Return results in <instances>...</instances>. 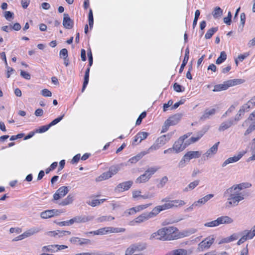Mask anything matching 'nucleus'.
<instances>
[{"mask_svg": "<svg viewBox=\"0 0 255 255\" xmlns=\"http://www.w3.org/2000/svg\"><path fill=\"white\" fill-rule=\"evenodd\" d=\"M125 230L123 228H114V227H105L100 228L96 231H94V235H103L109 233H119L123 232Z\"/></svg>", "mask_w": 255, "mask_h": 255, "instance_id": "nucleus-6", "label": "nucleus"}, {"mask_svg": "<svg viewBox=\"0 0 255 255\" xmlns=\"http://www.w3.org/2000/svg\"><path fill=\"white\" fill-rule=\"evenodd\" d=\"M219 226L217 219L204 224V226L207 227H215Z\"/></svg>", "mask_w": 255, "mask_h": 255, "instance_id": "nucleus-46", "label": "nucleus"}, {"mask_svg": "<svg viewBox=\"0 0 255 255\" xmlns=\"http://www.w3.org/2000/svg\"><path fill=\"white\" fill-rule=\"evenodd\" d=\"M150 178L149 175L145 172L144 174L141 175L136 179L135 182L136 183H145L147 182Z\"/></svg>", "mask_w": 255, "mask_h": 255, "instance_id": "nucleus-29", "label": "nucleus"}, {"mask_svg": "<svg viewBox=\"0 0 255 255\" xmlns=\"http://www.w3.org/2000/svg\"><path fill=\"white\" fill-rule=\"evenodd\" d=\"M171 134L163 135L158 137L156 140L161 146L164 145L171 138Z\"/></svg>", "mask_w": 255, "mask_h": 255, "instance_id": "nucleus-25", "label": "nucleus"}, {"mask_svg": "<svg viewBox=\"0 0 255 255\" xmlns=\"http://www.w3.org/2000/svg\"><path fill=\"white\" fill-rule=\"evenodd\" d=\"M89 73H90V67L87 68V69H86V70L85 71V76H84V80L83 87H82V92L85 90L87 85L88 84L89 78Z\"/></svg>", "mask_w": 255, "mask_h": 255, "instance_id": "nucleus-32", "label": "nucleus"}, {"mask_svg": "<svg viewBox=\"0 0 255 255\" xmlns=\"http://www.w3.org/2000/svg\"><path fill=\"white\" fill-rule=\"evenodd\" d=\"M133 184L132 181H128L122 182L119 184L116 188L115 191L116 192H123L128 190Z\"/></svg>", "mask_w": 255, "mask_h": 255, "instance_id": "nucleus-15", "label": "nucleus"}, {"mask_svg": "<svg viewBox=\"0 0 255 255\" xmlns=\"http://www.w3.org/2000/svg\"><path fill=\"white\" fill-rule=\"evenodd\" d=\"M71 222V219L68 220V221H66L58 222V223H57V224L60 226H70V225H72V222Z\"/></svg>", "mask_w": 255, "mask_h": 255, "instance_id": "nucleus-57", "label": "nucleus"}, {"mask_svg": "<svg viewBox=\"0 0 255 255\" xmlns=\"http://www.w3.org/2000/svg\"><path fill=\"white\" fill-rule=\"evenodd\" d=\"M148 153V151H142L140 153L137 154L136 156H134L131 158H130L128 160V162L131 163H135L139 160L144 155Z\"/></svg>", "mask_w": 255, "mask_h": 255, "instance_id": "nucleus-27", "label": "nucleus"}, {"mask_svg": "<svg viewBox=\"0 0 255 255\" xmlns=\"http://www.w3.org/2000/svg\"><path fill=\"white\" fill-rule=\"evenodd\" d=\"M112 176L111 175L109 171L107 172H105L99 176L97 179L96 180L97 181H101L103 180L108 179L109 178L112 177Z\"/></svg>", "mask_w": 255, "mask_h": 255, "instance_id": "nucleus-35", "label": "nucleus"}, {"mask_svg": "<svg viewBox=\"0 0 255 255\" xmlns=\"http://www.w3.org/2000/svg\"><path fill=\"white\" fill-rule=\"evenodd\" d=\"M246 14L245 13H241L240 14L241 24L239 26V31H242L246 22Z\"/></svg>", "mask_w": 255, "mask_h": 255, "instance_id": "nucleus-38", "label": "nucleus"}, {"mask_svg": "<svg viewBox=\"0 0 255 255\" xmlns=\"http://www.w3.org/2000/svg\"><path fill=\"white\" fill-rule=\"evenodd\" d=\"M63 25L66 29H71L74 26V21L70 18L69 15L67 13H64Z\"/></svg>", "mask_w": 255, "mask_h": 255, "instance_id": "nucleus-16", "label": "nucleus"}, {"mask_svg": "<svg viewBox=\"0 0 255 255\" xmlns=\"http://www.w3.org/2000/svg\"><path fill=\"white\" fill-rule=\"evenodd\" d=\"M201 152L199 151H190L184 155V158H186L189 161L193 158L199 157L201 155Z\"/></svg>", "mask_w": 255, "mask_h": 255, "instance_id": "nucleus-20", "label": "nucleus"}, {"mask_svg": "<svg viewBox=\"0 0 255 255\" xmlns=\"http://www.w3.org/2000/svg\"><path fill=\"white\" fill-rule=\"evenodd\" d=\"M227 58V54L225 51H222L220 53V56L216 61L217 64H220L223 63Z\"/></svg>", "mask_w": 255, "mask_h": 255, "instance_id": "nucleus-37", "label": "nucleus"}, {"mask_svg": "<svg viewBox=\"0 0 255 255\" xmlns=\"http://www.w3.org/2000/svg\"><path fill=\"white\" fill-rule=\"evenodd\" d=\"M243 235L242 238L238 241L237 245H241L244 243L246 241L249 239H251L247 233H245V230L242 233Z\"/></svg>", "mask_w": 255, "mask_h": 255, "instance_id": "nucleus-39", "label": "nucleus"}, {"mask_svg": "<svg viewBox=\"0 0 255 255\" xmlns=\"http://www.w3.org/2000/svg\"><path fill=\"white\" fill-rule=\"evenodd\" d=\"M20 76L26 80H29L31 78L30 74L29 73L23 70L20 71Z\"/></svg>", "mask_w": 255, "mask_h": 255, "instance_id": "nucleus-53", "label": "nucleus"}, {"mask_svg": "<svg viewBox=\"0 0 255 255\" xmlns=\"http://www.w3.org/2000/svg\"><path fill=\"white\" fill-rule=\"evenodd\" d=\"M156 216L153 210L150 212L143 213L134 219V221L136 223H142L149 219L152 218Z\"/></svg>", "mask_w": 255, "mask_h": 255, "instance_id": "nucleus-10", "label": "nucleus"}, {"mask_svg": "<svg viewBox=\"0 0 255 255\" xmlns=\"http://www.w3.org/2000/svg\"><path fill=\"white\" fill-rule=\"evenodd\" d=\"M251 185L249 183H242L228 188L224 193V196L228 197L226 207L230 208L238 206L239 202L245 198L244 194L241 191L250 187Z\"/></svg>", "mask_w": 255, "mask_h": 255, "instance_id": "nucleus-1", "label": "nucleus"}, {"mask_svg": "<svg viewBox=\"0 0 255 255\" xmlns=\"http://www.w3.org/2000/svg\"><path fill=\"white\" fill-rule=\"evenodd\" d=\"M13 13L9 11H5L4 12V17L8 20H10V18H13Z\"/></svg>", "mask_w": 255, "mask_h": 255, "instance_id": "nucleus-56", "label": "nucleus"}, {"mask_svg": "<svg viewBox=\"0 0 255 255\" xmlns=\"http://www.w3.org/2000/svg\"><path fill=\"white\" fill-rule=\"evenodd\" d=\"M115 219L114 217L111 216H103L97 218L98 222L101 223L106 221H110Z\"/></svg>", "mask_w": 255, "mask_h": 255, "instance_id": "nucleus-40", "label": "nucleus"}, {"mask_svg": "<svg viewBox=\"0 0 255 255\" xmlns=\"http://www.w3.org/2000/svg\"><path fill=\"white\" fill-rule=\"evenodd\" d=\"M168 181V178L167 176L163 177L160 180L159 183L157 185L158 188H161L164 187L165 184Z\"/></svg>", "mask_w": 255, "mask_h": 255, "instance_id": "nucleus-45", "label": "nucleus"}, {"mask_svg": "<svg viewBox=\"0 0 255 255\" xmlns=\"http://www.w3.org/2000/svg\"><path fill=\"white\" fill-rule=\"evenodd\" d=\"M245 82V80L241 79H235L225 81L222 84L216 85L213 90L214 92H220L227 90L228 88L235 85H239Z\"/></svg>", "mask_w": 255, "mask_h": 255, "instance_id": "nucleus-3", "label": "nucleus"}, {"mask_svg": "<svg viewBox=\"0 0 255 255\" xmlns=\"http://www.w3.org/2000/svg\"><path fill=\"white\" fill-rule=\"evenodd\" d=\"M187 252L186 250L179 249L173 250L165 255H187Z\"/></svg>", "mask_w": 255, "mask_h": 255, "instance_id": "nucleus-30", "label": "nucleus"}, {"mask_svg": "<svg viewBox=\"0 0 255 255\" xmlns=\"http://www.w3.org/2000/svg\"><path fill=\"white\" fill-rule=\"evenodd\" d=\"M94 217L91 216H86V215H81V216H77L74 217V218L71 219L72 224L74 223H85L93 220Z\"/></svg>", "mask_w": 255, "mask_h": 255, "instance_id": "nucleus-13", "label": "nucleus"}, {"mask_svg": "<svg viewBox=\"0 0 255 255\" xmlns=\"http://www.w3.org/2000/svg\"><path fill=\"white\" fill-rule=\"evenodd\" d=\"M234 120L229 119L224 122H223L220 126L218 130L220 131H223L230 128L232 126L234 125Z\"/></svg>", "mask_w": 255, "mask_h": 255, "instance_id": "nucleus-22", "label": "nucleus"}, {"mask_svg": "<svg viewBox=\"0 0 255 255\" xmlns=\"http://www.w3.org/2000/svg\"><path fill=\"white\" fill-rule=\"evenodd\" d=\"M186 161H188V160L186 158H184V155L183 158H182V159L180 161V162L178 163V167L179 168L184 167L186 165Z\"/></svg>", "mask_w": 255, "mask_h": 255, "instance_id": "nucleus-63", "label": "nucleus"}, {"mask_svg": "<svg viewBox=\"0 0 255 255\" xmlns=\"http://www.w3.org/2000/svg\"><path fill=\"white\" fill-rule=\"evenodd\" d=\"M214 197V194H210L207 195H206L204 197L199 199L197 201L194 202V205H197L199 204L201 205H204L207 202H208L211 198Z\"/></svg>", "mask_w": 255, "mask_h": 255, "instance_id": "nucleus-26", "label": "nucleus"}, {"mask_svg": "<svg viewBox=\"0 0 255 255\" xmlns=\"http://www.w3.org/2000/svg\"><path fill=\"white\" fill-rule=\"evenodd\" d=\"M147 248V244L145 243L139 242L131 245L127 249L125 255H131L135 252H141Z\"/></svg>", "mask_w": 255, "mask_h": 255, "instance_id": "nucleus-5", "label": "nucleus"}, {"mask_svg": "<svg viewBox=\"0 0 255 255\" xmlns=\"http://www.w3.org/2000/svg\"><path fill=\"white\" fill-rule=\"evenodd\" d=\"M62 212L59 210L52 209L43 211L40 213V217L43 219H48L54 216L60 215Z\"/></svg>", "mask_w": 255, "mask_h": 255, "instance_id": "nucleus-11", "label": "nucleus"}, {"mask_svg": "<svg viewBox=\"0 0 255 255\" xmlns=\"http://www.w3.org/2000/svg\"><path fill=\"white\" fill-rule=\"evenodd\" d=\"M232 13L229 11L227 17L224 18V22L227 25H230L232 19Z\"/></svg>", "mask_w": 255, "mask_h": 255, "instance_id": "nucleus-47", "label": "nucleus"}, {"mask_svg": "<svg viewBox=\"0 0 255 255\" xmlns=\"http://www.w3.org/2000/svg\"><path fill=\"white\" fill-rule=\"evenodd\" d=\"M49 128H50V127H49L48 125H45V126H41V127H40L39 129H36V132H39V133L44 132L46 131L47 130H48Z\"/></svg>", "mask_w": 255, "mask_h": 255, "instance_id": "nucleus-50", "label": "nucleus"}, {"mask_svg": "<svg viewBox=\"0 0 255 255\" xmlns=\"http://www.w3.org/2000/svg\"><path fill=\"white\" fill-rule=\"evenodd\" d=\"M164 228L158 230L157 232L151 234L150 239H155L161 241H169V238L166 236Z\"/></svg>", "mask_w": 255, "mask_h": 255, "instance_id": "nucleus-7", "label": "nucleus"}, {"mask_svg": "<svg viewBox=\"0 0 255 255\" xmlns=\"http://www.w3.org/2000/svg\"><path fill=\"white\" fill-rule=\"evenodd\" d=\"M164 230L166 232V236L169 238V241L176 239V236L174 234L178 231L177 228L174 227H164Z\"/></svg>", "mask_w": 255, "mask_h": 255, "instance_id": "nucleus-17", "label": "nucleus"}, {"mask_svg": "<svg viewBox=\"0 0 255 255\" xmlns=\"http://www.w3.org/2000/svg\"><path fill=\"white\" fill-rule=\"evenodd\" d=\"M88 204L91 206L95 207L100 205L101 204V202L98 199H94L92 200L91 202H88Z\"/></svg>", "mask_w": 255, "mask_h": 255, "instance_id": "nucleus-58", "label": "nucleus"}, {"mask_svg": "<svg viewBox=\"0 0 255 255\" xmlns=\"http://www.w3.org/2000/svg\"><path fill=\"white\" fill-rule=\"evenodd\" d=\"M185 204V202L181 200H171L169 202L166 203L162 205H159L155 207L153 209V210L156 216L162 211L173 208L174 207H181Z\"/></svg>", "mask_w": 255, "mask_h": 255, "instance_id": "nucleus-2", "label": "nucleus"}, {"mask_svg": "<svg viewBox=\"0 0 255 255\" xmlns=\"http://www.w3.org/2000/svg\"><path fill=\"white\" fill-rule=\"evenodd\" d=\"M200 182V180H196L192 182H191L186 188H185L183 190L184 192H188L189 191H191L196 187H197Z\"/></svg>", "mask_w": 255, "mask_h": 255, "instance_id": "nucleus-31", "label": "nucleus"}, {"mask_svg": "<svg viewBox=\"0 0 255 255\" xmlns=\"http://www.w3.org/2000/svg\"><path fill=\"white\" fill-rule=\"evenodd\" d=\"M70 187L68 186H62L60 187L54 194L53 200H58L64 197L69 192Z\"/></svg>", "mask_w": 255, "mask_h": 255, "instance_id": "nucleus-9", "label": "nucleus"}, {"mask_svg": "<svg viewBox=\"0 0 255 255\" xmlns=\"http://www.w3.org/2000/svg\"><path fill=\"white\" fill-rule=\"evenodd\" d=\"M120 167L119 165L112 166L110 167L109 172L111 175L113 176V175L116 174L120 170Z\"/></svg>", "mask_w": 255, "mask_h": 255, "instance_id": "nucleus-41", "label": "nucleus"}, {"mask_svg": "<svg viewBox=\"0 0 255 255\" xmlns=\"http://www.w3.org/2000/svg\"><path fill=\"white\" fill-rule=\"evenodd\" d=\"M74 195L69 194L68 196L62 200L59 204L61 206H66L71 204L74 201Z\"/></svg>", "mask_w": 255, "mask_h": 255, "instance_id": "nucleus-28", "label": "nucleus"}, {"mask_svg": "<svg viewBox=\"0 0 255 255\" xmlns=\"http://www.w3.org/2000/svg\"><path fill=\"white\" fill-rule=\"evenodd\" d=\"M87 55L89 59V66L91 67L93 64V56L90 49L88 51Z\"/></svg>", "mask_w": 255, "mask_h": 255, "instance_id": "nucleus-60", "label": "nucleus"}, {"mask_svg": "<svg viewBox=\"0 0 255 255\" xmlns=\"http://www.w3.org/2000/svg\"><path fill=\"white\" fill-rule=\"evenodd\" d=\"M148 134H149L148 132H144V131H141V132H138L137 134V138H139V139H140L139 142H141L142 140L146 138V137H147Z\"/></svg>", "mask_w": 255, "mask_h": 255, "instance_id": "nucleus-43", "label": "nucleus"}, {"mask_svg": "<svg viewBox=\"0 0 255 255\" xmlns=\"http://www.w3.org/2000/svg\"><path fill=\"white\" fill-rule=\"evenodd\" d=\"M56 246L55 245L44 246L42 248V251L46 252H54V249L56 248Z\"/></svg>", "mask_w": 255, "mask_h": 255, "instance_id": "nucleus-42", "label": "nucleus"}, {"mask_svg": "<svg viewBox=\"0 0 255 255\" xmlns=\"http://www.w3.org/2000/svg\"><path fill=\"white\" fill-rule=\"evenodd\" d=\"M214 239L210 237L206 238L198 245V249L199 251H203L205 249H209L213 244Z\"/></svg>", "mask_w": 255, "mask_h": 255, "instance_id": "nucleus-12", "label": "nucleus"}, {"mask_svg": "<svg viewBox=\"0 0 255 255\" xmlns=\"http://www.w3.org/2000/svg\"><path fill=\"white\" fill-rule=\"evenodd\" d=\"M255 106V96L253 97L246 104L242 106L236 115L234 120V122H238L244 116L245 112H248L250 109L253 108Z\"/></svg>", "mask_w": 255, "mask_h": 255, "instance_id": "nucleus-4", "label": "nucleus"}, {"mask_svg": "<svg viewBox=\"0 0 255 255\" xmlns=\"http://www.w3.org/2000/svg\"><path fill=\"white\" fill-rule=\"evenodd\" d=\"M255 117V111L251 113L248 118L247 120L244 121V122L242 124V127H246L248 125L250 121H253V118Z\"/></svg>", "mask_w": 255, "mask_h": 255, "instance_id": "nucleus-44", "label": "nucleus"}, {"mask_svg": "<svg viewBox=\"0 0 255 255\" xmlns=\"http://www.w3.org/2000/svg\"><path fill=\"white\" fill-rule=\"evenodd\" d=\"M41 93L42 95V96L44 97H51L52 96L51 92L46 89L42 90L41 92Z\"/></svg>", "mask_w": 255, "mask_h": 255, "instance_id": "nucleus-59", "label": "nucleus"}, {"mask_svg": "<svg viewBox=\"0 0 255 255\" xmlns=\"http://www.w3.org/2000/svg\"><path fill=\"white\" fill-rule=\"evenodd\" d=\"M182 117V114H177L171 117H170L167 120V124H170L171 126L176 125L180 120Z\"/></svg>", "mask_w": 255, "mask_h": 255, "instance_id": "nucleus-19", "label": "nucleus"}, {"mask_svg": "<svg viewBox=\"0 0 255 255\" xmlns=\"http://www.w3.org/2000/svg\"><path fill=\"white\" fill-rule=\"evenodd\" d=\"M216 112V109L214 108L205 110L203 114L200 117V120L205 121L206 120L209 119L211 116H212L215 114Z\"/></svg>", "mask_w": 255, "mask_h": 255, "instance_id": "nucleus-21", "label": "nucleus"}, {"mask_svg": "<svg viewBox=\"0 0 255 255\" xmlns=\"http://www.w3.org/2000/svg\"><path fill=\"white\" fill-rule=\"evenodd\" d=\"M190 144V142H187V141L184 142L183 138L180 137L173 144L175 148V153H177L183 151Z\"/></svg>", "mask_w": 255, "mask_h": 255, "instance_id": "nucleus-8", "label": "nucleus"}, {"mask_svg": "<svg viewBox=\"0 0 255 255\" xmlns=\"http://www.w3.org/2000/svg\"><path fill=\"white\" fill-rule=\"evenodd\" d=\"M64 115L58 117L57 118L54 119L48 125L50 128L53 126H54L56 125L57 123H58L59 122H60L62 119L63 118Z\"/></svg>", "mask_w": 255, "mask_h": 255, "instance_id": "nucleus-49", "label": "nucleus"}, {"mask_svg": "<svg viewBox=\"0 0 255 255\" xmlns=\"http://www.w3.org/2000/svg\"><path fill=\"white\" fill-rule=\"evenodd\" d=\"M219 144L220 142H217L215 144H214L206 151V152L203 154V157H206L208 158V157H211L214 155H215L217 152Z\"/></svg>", "mask_w": 255, "mask_h": 255, "instance_id": "nucleus-18", "label": "nucleus"}, {"mask_svg": "<svg viewBox=\"0 0 255 255\" xmlns=\"http://www.w3.org/2000/svg\"><path fill=\"white\" fill-rule=\"evenodd\" d=\"M161 147L160 145L156 141L155 143L151 145L148 149V151L150 150H157Z\"/></svg>", "mask_w": 255, "mask_h": 255, "instance_id": "nucleus-61", "label": "nucleus"}, {"mask_svg": "<svg viewBox=\"0 0 255 255\" xmlns=\"http://www.w3.org/2000/svg\"><path fill=\"white\" fill-rule=\"evenodd\" d=\"M245 152H240L237 155L230 157L226 159L222 164V167H224L228 164L238 161L245 154Z\"/></svg>", "mask_w": 255, "mask_h": 255, "instance_id": "nucleus-14", "label": "nucleus"}, {"mask_svg": "<svg viewBox=\"0 0 255 255\" xmlns=\"http://www.w3.org/2000/svg\"><path fill=\"white\" fill-rule=\"evenodd\" d=\"M40 231V229L39 228L33 227L24 232L23 235L25 238L38 233Z\"/></svg>", "mask_w": 255, "mask_h": 255, "instance_id": "nucleus-24", "label": "nucleus"}, {"mask_svg": "<svg viewBox=\"0 0 255 255\" xmlns=\"http://www.w3.org/2000/svg\"><path fill=\"white\" fill-rule=\"evenodd\" d=\"M81 238H79L78 237H72L70 239V242L73 244H78L80 245V243H81Z\"/></svg>", "mask_w": 255, "mask_h": 255, "instance_id": "nucleus-51", "label": "nucleus"}, {"mask_svg": "<svg viewBox=\"0 0 255 255\" xmlns=\"http://www.w3.org/2000/svg\"><path fill=\"white\" fill-rule=\"evenodd\" d=\"M137 212L135 207H132L128 210L125 212V214H128V215L134 214Z\"/></svg>", "mask_w": 255, "mask_h": 255, "instance_id": "nucleus-64", "label": "nucleus"}, {"mask_svg": "<svg viewBox=\"0 0 255 255\" xmlns=\"http://www.w3.org/2000/svg\"><path fill=\"white\" fill-rule=\"evenodd\" d=\"M188 59H189V58H186L185 57L184 58V59L182 61V64L180 66V69H179V73H181L183 71V70L184 68V67L185 66V65H186V64L188 61Z\"/></svg>", "mask_w": 255, "mask_h": 255, "instance_id": "nucleus-62", "label": "nucleus"}, {"mask_svg": "<svg viewBox=\"0 0 255 255\" xmlns=\"http://www.w3.org/2000/svg\"><path fill=\"white\" fill-rule=\"evenodd\" d=\"M245 233H247L251 239H253L255 236V226L250 231L245 230Z\"/></svg>", "mask_w": 255, "mask_h": 255, "instance_id": "nucleus-52", "label": "nucleus"}, {"mask_svg": "<svg viewBox=\"0 0 255 255\" xmlns=\"http://www.w3.org/2000/svg\"><path fill=\"white\" fill-rule=\"evenodd\" d=\"M182 87L180 85H179L176 83H174L173 85L174 90L175 91H176L177 92H181L183 91L184 90V87L183 88V90L182 89Z\"/></svg>", "mask_w": 255, "mask_h": 255, "instance_id": "nucleus-55", "label": "nucleus"}, {"mask_svg": "<svg viewBox=\"0 0 255 255\" xmlns=\"http://www.w3.org/2000/svg\"><path fill=\"white\" fill-rule=\"evenodd\" d=\"M146 113L145 112H143L142 113H141L136 121V125H140L141 123L142 120L144 119L146 117Z\"/></svg>", "mask_w": 255, "mask_h": 255, "instance_id": "nucleus-48", "label": "nucleus"}, {"mask_svg": "<svg viewBox=\"0 0 255 255\" xmlns=\"http://www.w3.org/2000/svg\"><path fill=\"white\" fill-rule=\"evenodd\" d=\"M223 10L219 6H217L214 8L212 12L213 17L215 19L218 18L221 16L223 14Z\"/></svg>", "mask_w": 255, "mask_h": 255, "instance_id": "nucleus-33", "label": "nucleus"}, {"mask_svg": "<svg viewBox=\"0 0 255 255\" xmlns=\"http://www.w3.org/2000/svg\"><path fill=\"white\" fill-rule=\"evenodd\" d=\"M160 168L158 166H153L148 167L145 171L150 178Z\"/></svg>", "mask_w": 255, "mask_h": 255, "instance_id": "nucleus-34", "label": "nucleus"}, {"mask_svg": "<svg viewBox=\"0 0 255 255\" xmlns=\"http://www.w3.org/2000/svg\"><path fill=\"white\" fill-rule=\"evenodd\" d=\"M60 57H63V59H65L68 57V51L66 48L62 49L60 51Z\"/></svg>", "mask_w": 255, "mask_h": 255, "instance_id": "nucleus-54", "label": "nucleus"}, {"mask_svg": "<svg viewBox=\"0 0 255 255\" xmlns=\"http://www.w3.org/2000/svg\"><path fill=\"white\" fill-rule=\"evenodd\" d=\"M218 28L217 27H212L210 29H209L207 32H206L205 38L206 39H210L212 35L215 33L216 31H217Z\"/></svg>", "mask_w": 255, "mask_h": 255, "instance_id": "nucleus-36", "label": "nucleus"}, {"mask_svg": "<svg viewBox=\"0 0 255 255\" xmlns=\"http://www.w3.org/2000/svg\"><path fill=\"white\" fill-rule=\"evenodd\" d=\"M217 219L218 222V225L221 224H231L233 222V220L230 217L227 216H221L218 218Z\"/></svg>", "mask_w": 255, "mask_h": 255, "instance_id": "nucleus-23", "label": "nucleus"}]
</instances>
